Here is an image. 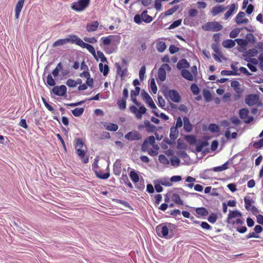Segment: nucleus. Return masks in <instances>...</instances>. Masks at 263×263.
<instances>
[{
  "label": "nucleus",
  "instance_id": "56",
  "mask_svg": "<svg viewBox=\"0 0 263 263\" xmlns=\"http://www.w3.org/2000/svg\"><path fill=\"white\" fill-rule=\"evenodd\" d=\"M152 3V0H141V3L144 6H148Z\"/></svg>",
  "mask_w": 263,
  "mask_h": 263
},
{
  "label": "nucleus",
  "instance_id": "43",
  "mask_svg": "<svg viewBox=\"0 0 263 263\" xmlns=\"http://www.w3.org/2000/svg\"><path fill=\"white\" fill-rule=\"evenodd\" d=\"M84 145L82 140L80 138L76 139V147L78 148H81Z\"/></svg>",
  "mask_w": 263,
  "mask_h": 263
},
{
  "label": "nucleus",
  "instance_id": "2",
  "mask_svg": "<svg viewBox=\"0 0 263 263\" xmlns=\"http://www.w3.org/2000/svg\"><path fill=\"white\" fill-rule=\"evenodd\" d=\"M181 127V117H178L175 126H173L170 129V134L169 140L167 138L164 139V141L169 145H174L175 144V140L178 137L179 131L178 128Z\"/></svg>",
  "mask_w": 263,
  "mask_h": 263
},
{
  "label": "nucleus",
  "instance_id": "16",
  "mask_svg": "<svg viewBox=\"0 0 263 263\" xmlns=\"http://www.w3.org/2000/svg\"><path fill=\"white\" fill-rule=\"evenodd\" d=\"M156 47L159 52H162L166 49V46L164 42L159 41L156 43Z\"/></svg>",
  "mask_w": 263,
  "mask_h": 263
},
{
  "label": "nucleus",
  "instance_id": "29",
  "mask_svg": "<svg viewBox=\"0 0 263 263\" xmlns=\"http://www.w3.org/2000/svg\"><path fill=\"white\" fill-rule=\"evenodd\" d=\"M47 83L50 86H53L55 85V81L52 78L51 74H49L47 77Z\"/></svg>",
  "mask_w": 263,
  "mask_h": 263
},
{
  "label": "nucleus",
  "instance_id": "47",
  "mask_svg": "<svg viewBox=\"0 0 263 263\" xmlns=\"http://www.w3.org/2000/svg\"><path fill=\"white\" fill-rule=\"evenodd\" d=\"M171 182H176L181 181V176H174L170 178Z\"/></svg>",
  "mask_w": 263,
  "mask_h": 263
},
{
  "label": "nucleus",
  "instance_id": "36",
  "mask_svg": "<svg viewBox=\"0 0 263 263\" xmlns=\"http://www.w3.org/2000/svg\"><path fill=\"white\" fill-rule=\"evenodd\" d=\"M122 179L124 181V183L127 185L130 189H133V186L132 184L130 182L127 176L126 175L123 176Z\"/></svg>",
  "mask_w": 263,
  "mask_h": 263
},
{
  "label": "nucleus",
  "instance_id": "44",
  "mask_svg": "<svg viewBox=\"0 0 263 263\" xmlns=\"http://www.w3.org/2000/svg\"><path fill=\"white\" fill-rule=\"evenodd\" d=\"M134 20V22L138 24H140L142 23V17L139 14L135 15Z\"/></svg>",
  "mask_w": 263,
  "mask_h": 263
},
{
  "label": "nucleus",
  "instance_id": "64",
  "mask_svg": "<svg viewBox=\"0 0 263 263\" xmlns=\"http://www.w3.org/2000/svg\"><path fill=\"white\" fill-rule=\"evenodd\" d=\"M158 117L161 118V119H163L165 121H167L169 119L168 116H167L165 114L162 112L159 114Z\"/></svg>",
  "mask_w": 263,
  "mask_h": 263
},
{
  "label": "nucleus",
  "instance_id": "9",
  "mask_svg": "<svg viewBox=\"0 0 263 263\" xmlns=\"http://www.w3.org/2000/svg\"><path fill=\"white\" fill-rule=\"evenodd\" d=\"M125 138L130 141L139 140L141 139L142 135L137 130H133L126 134Z\"/></svg>",
  "mask_w": 263,
  "mask_h": 263
},
{
  "label": "nucleus",
  "instance_id": "40",
  "mask_svg": "<svg viewBox=\"0 0 263 263\" xmlns=\"http://www.w3.org/2000/svg\"><path fill=\"white\" fill-rule=\"evenodd\" d=\"M66 84L70 87H75L76 86V83L75 82V81L71 79H68Z\"/></svg>",
  "mask_w": 263,
  "mask_h": 263
},
{
  "label": "nucleus",
  "instance_id": "12",
  "mask_svg": "<svg viewBox=\"0 0 263 263\" xmlns=\"http://www.w3.org/2000/svg\"><path fill=\"white\" fill-rule=\"evenodd\" d=\"M121 161L117 160L113 165V172L115 175L120 176L121 173Z\"/></svg>",
  "mask_w": 263,
  "mask_h": 263
},
{
  "label": "nucleus",
  "instance_id": "53",
  "mask_svg": "<svg viewBox=\"0 0 263 263\" xmlns=\"http://www.w3.org/2000/svg\"><path fill=\"white\" fill-rule=\"evenodd\" d=\"M128 91L127 88H124L123 91V97L122 99H125L128 98Z\"/></svg>",
  "mask_w": 263,
  "mask_h": 263
},
{
  "label": "nucleus",
  "instance_id": "20",
  "mask_svg": "<svg viewBox=\"0 0 263 263\" xmlns=\"http://www.w3.org/2000/svg\"><path fill=\"white\" fill-rule=\"evenodd\" d=\"M104 127L108 130L112 132H116L118 129V125L111 123L105 124Z\"/></svg>",
  "mask_w": 263,
  "mask_h": 263
},
{
  "label": "nucleus",
  "instance_id": "5",
  "mask_svg": "<svg viewBox=\"0 0 263 263\" xmlns=\"http://www.w3.org/2000/svg\"><path fill=\"white\" fill-rule=\"evenodd\" d=\"M171 68L167 64H163L159 68L157 74V79L163 82L166 79V70L170 71Z\"/></svg>",
  "mask_w": 263,
  "mask_h": 263
},
{
  "label": "nucleus",
  "instance_id": "35",
  "mask_svg": "<svg viewBox=\"0 0 263 263\" xmlns=\"http://www.w3.org/2000/svg\"><path fill=\"white\" fill-rule=\"evenodd\" d=\"M146 68L144 65L142 66L139 71V78L141 81H142L144 77V74L145 73Z\"/></svg>",
  "mask_w": 263,
  "mask_h": 263
},
{
  "label": "nucleus",
  "instance_id": "11",
  "mask_svg": "<svg viewBox=\"0 0 263 263\" xmlns=\"http://www.w3.org/2000/svg\"><path fill=\"white\" fill-rule=\"evenodd\" d=\"M156 230L159 236L166 237L168 234V228L166 226L160 224L157 226Z\"/></svg>",
  "mask_w": 263,
  "mask_h": 263
},
{
  "label": "nucleus",
  "instance_id": "24",
  "mask_svg": "<svg viewBox=\"0 0 263 263\" xmlns=\"http://www.w3.org/2000/svg\"><path fill=\"white\" fill-rule=\"evenodd\" d=\"M159 183L160 184L165 186H170L172 185V183L171 182L170 179L168 178H161Z\"/></svg>",
  "mask_w": 263,
  "mask_h": 263
},
{
  "label": "nucleus",
  "instance_id": "46",
  "mask_svg": "<svg viewBox=\"0 0 263 263\" xmlns=\"http://www.w3.org/2000/svg\"><path fill=\"white\" fill-rule=\"evenodd\" d=\"M148 149V140H145L141 146V149L143 152H146Z\"/></svg>",
  "mask_w": 263,
  "mask_h": 263
},
{
  "label": "nucleus",
  "instance_id": "45",
  "mask_svg": "<svg viewBox=\"0 0 263 263\" xmlns=\"http://www.w3.org/2000/svg\"><path fill=\"white\" fill-rule=\"evenodd\" d=\"M84 40L88 43H91V44L95 43L97 42V39L93 37H84Z\"/></svg>",
  "mask_w": 263,
  "mask_h": 263
},
{
  "label": "nucleus",
  "instance_id": "51",
  "mask_svg": "<svg viewBox=\"0 0 263 263\" xmlns=\"http://www.w3.org/2000/svg\"><path fill=\"white\" fill-rule=\"evenodd\" d=\"M86 83L87 86L89 87L92 88L93 87V79L92 78H90V77L87 79Z\"/></svg>",
  "mask_w": 263,
  "mask_h": 263
},
{
  "label": "nucleus",
  "instance_id": "15",
  "mask_svg": "<svg viewBox=\"0 0 263 263\" xmlns=\"http://www.w3.org/2000/svg\"><path fill=\"white\" fill-rule=\"evenodd\" d=\"M116 68H117V74L120 75L121 78V80H123L125 77V74L127 72V68H125L124 69H122L120 64L118 63H116L115 64Z\"/></svg>",
  "mask_w": 263,
  "mask_h": 263
},
{
  "label": "nucleus",
  "instance_id": "18",
  "mask_svg": "<svg viewBox=\"0 0 263 263\" xmlns=\"http://www.w3.org/2000/svg\"><path fill=\"white\" fill-rule=\"evenodd\" d=\"M99 68L100 71L103 73L104 76H106L109 71V67L107 65H103L102 63H99Z\"/></svg>",
  "mask_w": 263,
  "mask_h": 263
},
{
  "label": "nucleus",
  "instance_id": "31",
  "mask_svg": "<svg viewBox=\"0 0 263 263\" xmlns=\"http://www.w3.org/2000/svg\"><path fill=\"white\" fill-rule=\"evenodd\" d=\"M172 200L176 203L179 204L181 203V199L179 195L176 193H173L172 196Z\"/></svg>",
  "mask_w": 263,
  "mask_h": 263
},
{
  "label": "nucleus",
  "instance_id": "50",
  "mask_svg": "<svg viewBox=\"0 0 263 263\" xmlns=\"http://www.w3.org/2000/svg\"><path fill=\"white\" fill-rule=\"evenodd\" d=\"M98 161L99 160L96 158L94 160V162L92 164V168L93 171L95 172V170H97V168L98 167Z\"/></svg>",
  "mask_w": 263,
  "mask_h": 263
},
{
  "label": "nucleus",
  "instance_id": "60",
  "mask_svg": "<svg viewBox=\"0 0 263 263\" xmlns=\"http://www.w3.org/2000/svg\"><path fill=\"white\" fill-rule=\"evenodd\" d=\"M155 188L156 191L158 193L161 192L163 191V187L160 184H156Z\"/></svg>",
  "mask_w": 263,
  "mask_h": 263
},
{
  "label": "nucleus",
  "instance_id": "14",
  "mask_svg": "<svg viewBox=\"0 0 263 263\" xmlns=\"http://www.w3.org/2000/svg\"><path fill=\"white\" fill-rule=\"evenodd\" d=\"M85 151L81 149V148L77 149V155L84 163H87L88 162L89 159L88 157H85Z\"/></svg>",
  "mask_w": 263,
  "mask_h": 263
},
{
  "label": "nucleus",
  "instance_id": "19",
  "mask_svg": "<svg viewBox=\"0 0 263 263\" xmlns=\"http://www.w3.org/2000/svg\"><path fill=\"white\" fill-rule=\"evenodd\" d=\"M95 173L97 177L100 179H106L110 176L109 173H103L102 172L97 170H95Z\"/></svg>",
  "mask_w": 263,
  "mask_h": 263
},
{
  "label": "nucleus",
  "instance_id": "41",
  "mask_svg": "<svg viewBox=\"0 0 263 263\" xmlns=\"http://www.w3.org/2000/svg\"><path fill=\"white\" fill-rule=\"evenodd\" d=\"M42 101H43V102L44 105L45 106V107L49 110H50V111H53L54 110L53 107L48 103V102L46 101V100H45V98H42Z\"/></svg>",
  "mask_w": 263,
  "mask_h": 263
},
{
  "label": "nucleus",
  "instance_id": "57",
  "mask_svg": "<svg viewBox=\"0 0 263 263\" xmlns=\"http://www.w3.org/2000/svg\"><path fill=\"white\" fill-rule=\"evenodd\" d=\"M161 2H156V0L155 1V5L154 7L157 9V10L160 11L161 9Z\"/></svg>",
  "mask_w": 263,
  "mask_h": 263
},
{
  "label": "nucleus",
  "instance_id": "39",
  "mask_svg": "<svg viewBox=\"0 0 263 263\" xmlns=\"http://www.w3.org/2000/svg\"><path fill=\"white\" fill-rule=\"evenodd\" d=\"M140 90V88L138 86H136L135 90H132L130 91V97L137 96L139 95Z\"/></svg>",
  "mask_w": 263,
  "mask_h": 263
},
{
  "label": "nucleus",
  "instance_id": "10",
  "mask_svg": "<svg viewBox=\"0 0 263 263\" xmlns=\"http://www.w3.org/2000/svg\"><path fill=\"white\" fill-rule=\"evenodd\" d=\"M52 92L59 96H64L67 92V88L64 85L55 86L52 90Z\"/></svg>",
  "mask_w": 263,
  "mask_h": 263
},
{
  "label": "nucleus",
  "instance_id": "58",
  "mask_svg": "<svg viewBox=\"0 0 263 263\" xmlns=\"http://www.w3.org/2000/svg\"><path fill=\"white\" fill-rule=\"evenodd\" d=\"M146 191L149 193H153L154 192V189L153 187V186L151 184H149L147 185V187H146Z\"/></svg>",
  "mask_w": 263,
  "mask_h": 263
},
{
  "label": "nucleus",
  "instance_id": "33",
  "mask_svg": "<svg viewBox=\"0 0 263 263\" xmlns=\"http://www.w3.org/2000/svg\"><path fill=\"white\" fill-rule=\"evenodd\" d=\"M171 164L174 166H178L180 163V160L177 157H173L171 159Z\"/></svg>",
  "mask_w": 263,
  "mask_h": 263
},
{
  "label": "nucleus",
  "instance_id": "13",
  "mask_svg": "<svg viewBox=\"0 0 263 263\" xmlns=\"http://www.w3.org/2000/svg\"><path fill=\"white\" fill-rule=\"evenodd\" d=\"M99 26V23L98 21H94L92 23H89L86 25V30L88 32H93L97 30Z\"/></svg>",
  "mask_w": 263,
  "mask_h": 263
},
{
  "label": "nucleus",
  "instance_id": "28",
  "mask_svg": "<svg viewBox=\"0 0 263 263\" xmlns=\"http://www.w3.org/2000/svg\"><path fill=\"white\" fill-rule=\"evenodd\" d=\"M150 87L152 92L155 94L156 93L157 91V87L155 83V79L154 78H153L151 81Z\"/></svg>",
  "mask_w": 263,
  "mask_h": 263
},
{
  "label": "nucleus",
  "instance_id": "55",
  "mask_svg": "<svg viewBox=\"0 0 263 263\" xmlns=\"http://www.w3.org/2000/svg\"><path fill=\"white\" fill-rule=\"evenodd\" d=\"M80 76L81 77H85L86 79H87V78H89L90 76L89 72L88 71V70H87V71H84L83 72H82L81 73H80Z\"/></svg>",
  "mask_w": 263,
  "mask_h": 263
},
{
  "label": "nucleus",
  "instance_id": "54",
  "mask_svg": "<svg viewBox=\"0 0 263 263\" xmlns=\"http://www.w3.org/2000/svg\"><path fill=\"white\" fill-rule=\"evenodd\" d=\"M155 202L159 204L162 200V196L160 194H157L155 196Z\"/></svg>",
  "mask_w": 263,
  "mask_h": 263
},
{
  "label": "nucleus",
  "instance_id": "6",
  "mask_svg": "<svg viewBox=\"0 0 263 263\" xmlns=\"http://www.w3.org/2000/svg\"><path fill=\"white\" fill-rule=\"evenodd\" d=\"M76 45L83 48H86L88 51L97 59V54L93 47L89 44L84 42L78 36Z\"/></svg>",
  "mask_w": 263,
  "mask_h": 263
},
{
  "label": "nucleus",
  "instance_id": "21",
  "mask_svg": "<svg viewBox=\"0 0 263 263\" xmlns=\"http://www.w3.org/2000/svg\"><path fill=\"white\" fill-rule=\"evenodd\" d=\"M129 176L132 181L135 183H138L139 181V177L135 171L133 170L130 171Z\"/></svg>",
  "mask_w": 263,
  "mask_h": 263
},
{
  "label": "nucleus",
  "instance_id": "63",
  "mask_svg": "<svg viewBox=\"0 0 263 263\" xmlns=\"http://www.w3.org/2000/svg\"><path fill=\"white\" fill-rule=\"evenodd\" d=\"M140 158L142 161L145 163H148L149 161V158L146 156H141Z\"/></svg>",
  "mask_w": 263,
  "mask_h": 263
},
{
  "label": "nucleus",
  "instance_id": "49",
  "mask_svg": "<svg viewBox=\"0 0 263 263\" xmlns=\"http://www.w3.org/2000/svg\"><path fill=\"white\" fill-rule=\"evenodd\" d=\"M137 184L136 185V187L140 190H143L144 189L145 185L144 184V182L142 181H139Z\"/></svg>",
  "mask_w": 263,
  "mask_h": 263
},
{
  "label": "nucleus",
  "instance_id": "42",
  "mask_svg": "<svg viewBox=\"0 0 263 263\" xmlns=\"http://www.w3.org/2000/svg\"><path fill=\"white\" fill-rule=\"evenodd\" d=\"M179 48L174 45H171L169 47V51L171 53L174 54L179 51Z\"/></svg>",
  "mask_w": 263,
  "mask_h": 263
},
{
  "label": "nucleus",
  "instance_id": "34",
  "mask_svg": "<svg viewBox=\"0 0 263 263\" xmlns=\"http://www.w3.org/2000/svg\"><path fill=\"white\" fill-rule=\"evenodd\" d=\"M24 1L25 0H18V1L17 2L16 4L15 10L21 11L23 7Z\"/></svg>",
  "mask_w": 263,
  "mask_h": 263
},
{
  "label": "nucleus",
  "instance_id": "52",
  "mask_svg": "<svg viewBox=\"0 0 263 263\" xmlns=\"http://www.w3.org/2000/svg\"><path fill=\"white\" fill-rule=\"evenodd\" d=\"M146 140H148V143L153 145L155 142V138L153 136H149Z\"/></svg>",
  "mask_w": 263,
  "mask_h": 263
},
{
  "label": "nucleus",
  "instance_id": "26",
  "mask_svg": "<svg viewBox=\"0 0 263 263\" xmlns=\"http://www.w3.org/2000/svg\"><path fill=\"white\" fill-rule=\"evenodd\" d=\"M141 96L142 97V99L145 101V102L147 104L148 102H151V101L152 100V98L149 96V95L143 90L141 93Z\"/></svg>",
  "mask_w": 263,
  "mask_h": 263
},
{
  "label": "nucleus",
  "instance_id": "30",
  "mask_svg": "<svg viewBox=\"0 0 263 263\" xmlns=\"http://www.w3.org/2000/svg\"><path fill=\"white\" fill-rule=\"evenodd\" d=\"M159 160L160 163L163 164H169V161L167 159L165 156L164 155H160L159 156Z\"/></svg>",
  "mask_w": 263,
  "mask_h": 263
},
{
  "label": "nucleus",
  "instance_id": "32",
  "mask_svg": "<svg viewBox=\"0 0 263 263\" xmlns=\"http://www.w3.org/2000/svg\"><path fill=\"white\" fill-rule=\"evenodd\" d=\"M97 56L100 59L101 61L102 62H106V63H107V58L105 57V55H104L102 51H97ZM96 60H98L97 59Z\"/></svg>",
  "mask_w": 263,
  "mask_h": 263
},
{
  "label": "nucleus",
  "instance_id": "61",
  "mask_svg": "<svg viewBox=\"0 0 263 263\" xmlns=\"http://www.w3.org/2000/svg\"><path fill=\"white\" fill-rule=\"evenodd\" d=\"M147 104L148 105V106L153 109L157 110V108L156 106L155 105V103H154L153 100L151 101V102H148L147 103Z\"/></svg>",
  "mask_w": 263,
  "mask_h": 263
},
{
  "label": "nucleus",
  "instance_id": "1",
  "mask_svg": "<svg viewBox=\"0 0 263 263\" xmlns=\"http://www.w3.org/2000/svg\"><path fill=\"white\" fill-rule=\"evenodd\" d=\"M121 37L117 35H110L107 36H103L100 39V46L107 54H111L115 50V48L110 46L111 44L115 45L120 43Z\"/></svg>",
  "mask_w": 263,
  "mask_h": 263
},
{
  "label": "nucleus",
  "instance_id": "27",
  "mask_svg": "<svg viewBox=\"0 0 263 263\" xmlns=\"http://www.w3.org/2000/svg\"><path fill=\"white\" fill-rule=\"evenodd\" d=\"M63 69V66L61 63H59L57 65L56 68L52 71V74L54 77L58 76L59 72Z\"/></svg>",
  "mask_w": 263,
  "mask_h": 263
},
{
  "label": "nucleus",
  "instance_id": "59",
  "mask_svg": "<svg viewBox=\"0 0 263 263\" xmlns=\"http://www.w3.org/2000/svg\"><path fill=\"white\" fill-rule=\"evenodd\" d=\"M57 138L59 139V140L60 141V142L62 143V145H63V146L64 147V148L65 149H66V145H65V142L63 140V139L62 138V137H61V136L59 134H58L57 135Z\"/></svg>",
  "mask_w": 263,
  "mask_h": 263
},
{
  "label": "nucleus",
  "instance_id": "3",
  "mask_svg": "<svg viewBox=\"0 0 263 263\" xmlns=\"http://www.w3.org/2000/svg\"><path fill=\"white\" fill-rule=\"evenodd\" d=\"M78 36L74 34H70L68 35L67 38L59 39L53 43L52 46L53 47L63 46L68 43H71L72 44L77 43Z\"/></svg>",
  "mask_w": 263,
  "mask_h": 263
},
{
  "label": "nucleus",
  "instance_id": "4",
  "mask_svg": "<svg viewBox=\"0 0 263 263\" xmlns=\"http://www.w3.org/2000/svg\"><path fill=\"white\" fill-rule=\"evenodd\" d=\"M90 0H78L71 5V8L78 12L83 11L86 9L90 3Z\"/></svg>",
  "mask_w": 263,
  "mask_h": 263
},
{
  "label": "nucleus",
  "instance_id": "62",
  "mask_svg": "<svg viewBox=\"0 0 263 263\" xmlns=\"http://www.w3.org/2000/svg\"><path fill=\"white\" fill-rule=\"evenodd\" d=\"M62 121L64 125H65L66 126L68 125L69 120L66 117H65V116L62 117Z\"/></svg>",
  "mask_w": 263,
  "mask_h": 263
},
{
  "label": "nucleus",
  "instance_id": "38",
  "mask_svg": "<svg viewBox=\"0 0 263 263\" xmlns=\"http://www.w3.org/2000/svg\"><path fill=\"white\" fill-rule=\"evenodd\" d=\"M181 24V19H179L174 22L168 27V29H172L178 27Z\"/></svg>",
  "mask_w": 263,
  "mask_h": 263
},
{
  "label": "nucleus",
  "instance_id": "22",
  "mask_svg": "<svg viewBox=\"0 0 263 263\" xmlns=\"http://www.w3.org/2000/svg\"><path fill=\"white\" fill-rule=\"evenodd\" d=\"M144 123L147 131L153 132L155 130L156 128L155 126L151 124L148 120H145Z\"/></svg>",
  "mask_w": 263,
  "mask_h": 263
},
{
  "label": "nucleus",
  "instance_id": "7",
  "mask_svg": "<svg viewBox=\"0 0 263 263\" xmlns=\"http://www.w3.org/2000/svg\"><path fill=\"white\" fill-rule=\"evenodd\" d=\"M130 111L135 114L136 118L138 119L142 118V115L145 114L146 108L144 106H141L139 109L135 106L129 107Z\"/></svg>",
  "mask_w": 263,
  "mask_h": 263
},
{
  "label": "nucleus",
  "instance_id": "23",
  "mask_svg": "<svg viewBox=\"0 0 263 263\" xmlns=\"http://www.w3.org/2000/svg\"><path fill=\"white\" fill-rule=\"evenodd\" d=\"M84 111V109L83 108H76L71 111L74 116L80 117L83 114Z\"/></svg>",
  "mask_w": 263,
  "mask_h": 263
},
{
  "label": "nucleus",
  "instance_id": "17",
  "mask_svg": "<svg viewBox=\"0 0 263 263\" xmlns=\"http://www.w3.org/2000/svg\"><path fill=\"white\" fill-rule=\"evenodd\" d=\"M147 11L146 10L143 11L141 13V17L142 20L146 23H149L153 21V17L147 14Z\"/></svg>",
  "mask_w": 263,
  "mask_h": 263
},
{
  "label": "nucleus",
  "instance_id": "48",
  "mask_svg": "<svg viewBox=\"0 0 263 263\" xmlns=\"http://www.w3.org/2000/svg\"><path fill=\"white\" fill-rule=\"evenodd\" d=\"M19 125L25 129H27L28 125L25 119H22L20 122Z\"/></svg>",
  "mask_w": 263,
  "mask_h": 263
},
{
  "label": "nucleus",
  "instance_id": "37",
  "mask_svg": "<svg viewBox=\"0 0 263 263\" xmlns=\"http://www.w3.org/2000/svg\"><path fill=\"white\" fill-rule=\"evenodd\" d=\"M158 105L160 107H163L165 106V101L164 99L162 98V97H161L160 96H158Z\"/></svg>",
  "mask_w": 263,
  "mask_h": 263
},
{
  "label": "nucleus",
  "instance_id": "25",
  "mask_svg": "<svg viewBox=\"0 0 263 263\" xmlns=\"http://www.w3.org/2000/svg\"><path fill=\"white\" fill-rule=\"evenodd\" d=\"M117 104L121 110H124L126 106V100L121 99L117 101Z\"/></svg>",
  "mask_w": 263,
  "mask_h": 263
},
{
  "label": "nucleus",
  "instance_id": "8",
  "mask_svg": "<svg viewBox=\"0 0 263 263\" xmlns=\"http://www.w3.org/2000/svg\"><path fill=\"white\" fill-rule=\"evenodd\" d=\"M164 95L167 99H170L174 102H179L180 101V95L178 91L175 90H170L165 92Z\"/></svg>",
  "mask_w": 263,
  "mask_h": 263
}]
</instances>
